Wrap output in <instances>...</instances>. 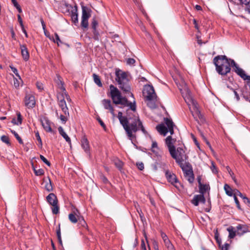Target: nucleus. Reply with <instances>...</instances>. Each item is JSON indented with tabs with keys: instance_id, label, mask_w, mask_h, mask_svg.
Listing matches in <instances>:
<instances>
[{
	"instance_id": "1",
	"label": "nucleus",
	"mask_w": 250,
	"mask_h": 250,
	"mask_svg": "<svg viewBox=\"0 0 250 250\" xmlns=\"http://www.w3.org/2000/svg\"><path fill=\"white\" fill-rule=\"evenodd\" d=\"M109 89L110 97L114 104H121L124 106L129 107V109L127 110L126 116H123V113L121 111L119 112L118 114V118L120 124L123 126L128 138L131 140L135 138L136 132L140 130L145 135H148L136 112L135 101L129 102L125 97L122 96L119 89L112 84L109 86Z\"/></svg>"
},
{
	"instance_id": "2",
	"label": "nucleus",
	"mask_w": 250,
	"mask_h": 250,
	"mask_svg": "<svg viewBox=\"0 0 250 250\" xmlns=\"http://www.w3.org/2000/svg\"><path fill=\"white\" fill-rule=\"evenodd\" d=\"M231 59H229L225 55H218L213 60L217 73L222 76H225L229 73L231 70Z\"/></svg>"
},
{
	"instance_id": "3",
	"label": "nucleus",
	"mask_w": 250,
	"mask_h": 250,
	"mask_svg": "<svg viewBox=\"0 0 250 250\" xmlns=\"http://www.w3.org/2000/svg\"><path fill=\"white\" fill-rule=\"evenodd\" d=\"M115 80L118 84L119 87L124 92L129 93L130 92L131 87L126 73L119 68H116L115 70Z\"/></svg>"
},
{
	"instance_id": "4",
	"label": "nucleus",
	"mask_w": 250,
	"mask_h": 250,
	"mask_svg": "<svg viewBox=\"0 0 250 250\" xmlns=\"http://www.w3.org/2000/svg\"><path fill=\"white\" fill-rule=\"evenodd\" d=\"M143 96L149 107L152 109L156 108V102L157 101V96L152 86L150 85H145L143 90Z\"/></svg>"
},
{
	"instance_id": "5",
	"label": "nucleus",
	"mask_w": 250,
	"mask_h": 250,
	"mask_svg": "<svg viewBox=\"0 0 250 250\" xmlns=\"http://www.w3.org/2000/svg\"><path fill=\"white\" fill-rule=\"evenodd\" d=\"M178 87L182 94L183 95V97L185 99V101L188 104H189V103H191L193 104V108L194 110V112L198 116L200 112L196 106V102L192 99L190 95V92L187 87V84L183 79H181V84H180Z\"/></svg>"
},
{
	"instance_id": "6",
	"label": "nucleus",
	"mask_w": 250,
	"mask_h": 250,
	"mask_svg": "<svg viewBox=\"0 0 250 250\" xmlns=\"http://www.w3.org/2000/svg\"><path fill=\"white\" fill-rule=\"evenodd\" d=\"M170 154L171 157L175 160L180 167L188 165V164H189V162L187 161L188 157L186 155L185 151L182 148L179 147L177 148L176 150L175 149L172 151L171 150Z\"/></svg>"
},
{
	"instance_id": "7",
	"label": "nucleus",
	"mask_w": 250,
	"mask_h": 250,
	"mask_svg": "<svg viewBox=\"0 0 250 250\" xmlns=\"http://www.w3.org/2000/svg\"><path fill=\"white\" fill-rule=\"evenodd\" d=\"M46 201L48 204L52 206V213L57 214L59 213L60 207L58 205V200L57 196L53 193L49 194L46 197Z\"/></svg>"
},
{
	"instance_id": "8",
	"label": "nucleus",
	"mask_w": 250,
	"mask_h": 250,
	"mask_svg": "<svg viewBox=\"0 0 250 250\" xmlns=\"http://www.w3.org/2000/svg\"><path fill=\"white\" fill-rule=\"evenodd\" d=\"M181 168L184 172V176L186 179L190 183H192L194 180V177L191 165L188 164V165H186Z\"/></svg>"
},
{
	"instance_id": "9",
	"label": "nucleus",
	"mask_w": 250,
	"mask_h": 250,
	"mask_svg": "<svg viewBox=\"0 0 250 250\" xmlns=\"http://www.w3.org/2000/svg\"><path fill=\"white\" fill-rule=\"evenodd\" d=\"M82 16L81 26L83 28H87L88 25V20L90 17L91 10L84 5L82 6Z\"/></svg>"
},
{
	"instance_id": "10",
	"label": "nucleus",
	"mask_w": 250,
	"mask_h": 250,
	"mask_svg": "<svg viewBox=\"0 0 250 250\" xmlns=\"http://www.w3.org/2000/svg\"><path fill=\"white\" fill-rule=\"evenodd\" d=\"M68 219L70 221L73 223H76L78 221L81 222L82 225L84 226L86 223L83 220V217L80 216V212L78 209L73 210L71 213L68 215Z\"/></svg>"
},
{
	"instance_id": "11",
	"label": "nucleus",
	"mask_w": 250,
	"mask_h": 250,
	"mask_svg": "<svg viewBox=\"0 0 250 250\" xmlns=\"http://www.w3.org/2000/svg\"><path fill=\"white\" fill-rule=\"evenodd\" d=\"M24 101L25 105L29 108H32L35 106L36 100L32 93H26Z\"/></svg>"
},
{
	"instance_id": "12",
	"label": "nucleus",
	"mask_w": 250,
	"mask_h": 250,
	"mask_svg": "<svg viewBox=\"0 0 250 250\" xmlns=\"http://www.w3.org/2000/svg\"><path fill=\"white\" fill-rule=\"evenodd\" d=\"M231 66L234 68L235 72L244 80H250V76L247 75L245 71L240 68L234 60H231Z\"/></svg>"
},
{
	"instance_id": "13",
	"label": "nucleus",
	"mask_w": 250,
	"mask_h": 250,
	"mask_svg": "<svg viewBox=\"0 0 250 250\" xmlns=\"http://www.w3.org/2000/svg\"><path fill=\"white\" fill-rule=\"evenodd\" d=\"M165 175L168 182L170 183L176 188H179V187L178 186L179 182L176 175L174 173H173L171 172H170L169 171L167 170L165 172Z\"/></svg>"
},
{
	"instance_id": "14",
	"label": "nucleus",
	"mask_w": 250,
	"mask_h": 250,
	"mask_svg": "<svg viewBox=\"0 0 250 250\" xmlns=\"http://www.w3.org/2000/svg\"><path fill=\"white\" fill-rule=\"evenodd\" d=\"M59 105L61 108L62 111L64 114L68 115V109L66 106V102L64 100L63 94L62 95L58 96Z\"/></svg>"
},
{
	"instance_id": "15",
	"label": "nucleus",
	"mask_w": 250,
	"mask_h": 250,
	"mask_svg": "<svg viewBox=\"0 0 250 250\" xmlns=\"http://www.w3.org/2000/svg\"><path fill=\"white\" fill-rule=\"evenodd\" d=\"M206 201L204 195L198 194L195 195L193 199L191 200V203L194 206H197L199 203H205Z\"/></svg>"
},
{
	"instance_id": "16",
	"label": "nucleus",
	"mask_w": 250,
	"mask_h": 250,
	"mask_svg": "<svg viewBox=\"0 0 250 250\" xmlns=\"http://www.w3.org/2000/svg\"><path fill=\"white\" fill-rule=\"evenodd\" d=\"M237 235L242 236L249 231L248 228L246 225L239 224L236 227Z\"/></svg>"
},
{
	"instance_id": "17",
	"label": "nucleus",
	"mask_w": 250,
	"mask_h": 250,
	"mask_svg": "<svg viewBox=\"0 0 250 250\" xmlns=\"http://www.w3.org/2000/svg\"><path fill=\"white\" fill-rule=\"evenodd\" d=\"M42 125L44 129L48 132H52V129L50 125V122L46 118L41 120Z\"/></svg>"
},
{
	"instance_id": "18",
	"label": "nucleus",
	"mask_w": 250,
	"mask_h": 250,
	"mask_svg": "<svg viewBox=\"0 0 250 250\" xmlns=\"http://www.w3.org/2000/svg\"><path fill=\"white\" fill-rule=\"evenodd\" d=\"M102 104L105 109H108L112 115L115 116L114 112V110L111 105V102L110 100L104 99L102 101Z\"/></svg>"
},
{
	"instance_id": "19",
	"label": "nucleus",
	"mask_w": 250,
	"mask_h": 250,
	"mask_svg": "<svg viewBox=\"0 0 250 250\" xmlns=\"http://www.w3.org/2000/svg\"><path fill=\"white\" fill-rule=\"evenodd\" d=\"M44 33L46 37L48 38L50 40L53 41L54 42H57L58 45H60V43H62L57 34L55 33L54 34V37L53 35H51L50 32H44Z\"/></svg>"
},
{
	"instance_id": "20",
	"label": "nucleus",
	"mask_w": 250,
	"mask_h": 250,
	"mask_svg": "<svg viewBox=\"0 0 250 250\" xmlns=\"http://www.w3.org/2000/svg\"><path fill=\"white\" fill-rule=\"evenodd\" d=\"M175 142V140L173 139L172 138V137L171 136H169L167 137L166 139V144L168 147V150L169 151V153L170 152V151L173 150L174 149H175V146L173 145V143Z\"/></svg>"
},
{
	"instance_id": "21",
	"label": "nucleus",
	"mask_w": 250,
	"mask_h": 250,
	"mask_svg": "<svg viewBox=\"0 0 250 250\" xmlns=\"http://www.w3.org/2000/svg\"><path fill=\"white\" fill-rule=\"evenodd\" d=\"M71 17L72 21L76 24L78 23V7L77 5L71 11Z\"/></svg>"
},
{
	"instance_id": "22",
	"label": "nucleus",
	"mask_w": 250,
	"mask_h": 250,
	"mask_svg": "<svg viewBox=\"0 0 250 250\" xmlns=\"http://www.w3.org/2000/svg\"><path fill=\"white\" fill-rule=\"evenodd\" d=\"M81 146L86 153H89V143L85 137H83L81 140Z\"/></svg>"
},
{
	"instance_id": "23",
	"label": "nucleus",
	"mask_w": 250,
	"mask_h": 250,
	"mask_svg": "<svg viewBox=\"0 0 250 250\" xmlns=\"http://www.w3.org/2000/svg\"><path fill=\"white\" fill-rule=\"evenodd\" d=\"M157 130L161 134L166 136L168 132L167 128L164 124H160L156 126Z\"/></svg>"
},
{
	"instance_id": "24",
	"label": "nucleus",
	"mask_w": 250,
	"mask_h": 250,
	"mask_svg": "<svg viewBox=\"0 0 250 250\" xmlns=\"http://www.w3.org/2000/svg\"><path fill=\"white\" fill-rule=\"evenodd\" d=\"M21 53L22 58L25 61L28 60L29 58V54L27 48L24 45H21Z\"/></svg>"
},
{
	"instance_id": "25",
	"label": "nucleus",
	"mask_w": 250,
	"mask_h": 250,
	"mask_svg": "<svg viewBox=\"0 0 250 250\" xmlns=\"http://www.w3.org/2000/svg\"><path fill=\"white\" fill-rule=\"evenodd\" d=\"M215 238L218 244L219 247L222 250H228L229 245L228 243H225L224 246H221V239L216 234L215 235Z\"/></svg>"
},
{
	"instance_id": "26",
	"label": "nucleus",
	"mask_w": 250,
	"mask_h": 250,
	"mask_svg": "<svg viewBox=\"0 0 250 250\" xmlns=\"http://www.w3.org/2000/svg\"><path fill=\"white\" fill-rule=\"evenodd\" d=\"M58 131L59 133L63 137V138L65 140V141L70 145H71V139L68 137V136L66 134V133L64 132L63 129L62 127L60 126L58 128Z\"/></svg>"
},
{
	"instance_id": "27",
	"label": "nucleus",
	"mask_w": 250,
	"mask_h": 250,
	"mask_svg": "<svg viewBox=\"0 0 250 250\" xmlns=\"http://www.w3.org/2000/svg\"><path fill=\"white\" fill-rule=\"evenodd\" d=\"M196 38L197 42L200 45H201L202 43H205L208 41L207 38H203V35H202V32H198L196 35Z\"/></svg>"
},
{
	"instance_id": "28",
	"label": "nucleus",
	"mask_w": 250,
	"mask_h": 250,
	"mask_svg": "<svg viewBox=\"0 0 250 250\" xmlns=\"http://www.w3.org/2000/svg\"><path fill=\"white\" fill-rule=\"evenodd\" d=\"M227 230L229 232V237L230 239L233 238L237 235L236 229L232 226L227 228Z\"/></svg>"
},
{
	"instance_id": "29",
	"label": "nucleus",
	"mask_w": 250,
	"mask_h": 250,
	"mask_svg": "<svg viewBox=\"0 0 250 250\" xmlns=\"http://www.w3.org/2000/svg\"><path fill=\"white\" fill-rule=\"evenodd\" d=\"M200 192L201 194L204 195L208 190L210 189L209 185L202 184L199 186Z\"/></svg>"
},
{
	"instance_id": "30",
	"label": "nucleus",
	"mask_w": 250,
	"mask_h": 250,
	"mask_svg": "<svg viewBox=\"0 0 250 250\" xmlns=\"http://www.w3.org/2000/svg\"><path fill=\"white\" fill-rule=\"evenodd\" d=\"M17 122H15V118H13L12 120V123L14 125H19L22 123V117L20 112H18L17 113Z\"/></svg>"
},
{
	"instance_id": "31",
	"label": "nucleus",
	"mask_w": 250,
	"mask_h": 250,
	"mask_svg": "<svg viewBox=\"0 0 250 250\" xmlns=\"http://www.w3.org/2000/svg\"><path fill=\"white\" fill-rule=\"evenodd\" d=\"M242 4L245 5V10L250 14V0H239Z\"/></svg>"
},
{
	"instance_id": "32",
	"label": "nucleus",
	"mask_w": 250,
	"mask_h": 250,
	"mask_svg": "<svg viewBox=\"0 0 250 250\" xmlns=\"http://www.w3.org/2000/svg\"><path fill=\"white\" fill-rule=\"evenodd\" d=\"M113 162L115 166L119 169L121 170L123 166V163L118 158H116L113 160Z\"/></svg>"
},
{
	"instance_id": "33",
	"label": "nucleus",
	"mask_w": 250,
	"mask_h": 250,
	"mask_svg": "<svg viewBox=\"0 0 250 250\" xmlns=\"http://www.w3.org/2000/svg\"><path fill=\"white\" fill-rule=\"evenodd\" d=\"M224 190H225L226 193L229 196H232L233 193V191H232L231 188L230 186L226 184L224 185Z\"/></svg>"
},
{
	"instance_id": "34",
	"label": "nucleus",
	"mask_w": 250,
	"mask_h": 250,
	"mask_svg": "<svg viewBox=\"0 0 250 250\" xmlns=\"http://www.w3.org/2000/svg\"><path fill=\"white\" fill-rule=\"evenodd\" d=\"M93 77L95 83L99 87L102 86V83H101V80L99 77L96 74H93Z\"/></svg>"
},
{
	"instance_id": "35",
	"label": "nucleus",
	"mask_w": 250,
	"mask_h": 250,
	"mask_svg": "<svg viewBox=\"0 0 250 250\" xmlns=\"http://www.w3.org/2000/svg\"><path fill=\"white\" fill-rule=\"evenodd\" d=\"M165 123L167 127V129L172 128L174 126V123L172 122V121L171 119H168L167 118H165Z\"/></svg>"
},
{
	"instance_id": "36",
	"label": "nucleus",
	"mask_w": 250,
	"mask_h": 250,
	"mask_svg": "<svg viewBox=\"0 0 250 250\" xmlns=\"http://www.w3.org/2000/svg\"><path fill=\"white\" fill-rule=\"evenodd\" d=\"M166 247H167V250H175L173 245L170 242V240L168 239L166 240V241L164 242Z\"/></svg>"
},
{
	"instance_id": "37",
	"label": "nucleus",
	"mask_w": 250,
	"mask_h": 250,
	"mask_svg": "<svg viewBox=\"0 0 250 250\" xmlns=\"http://www.w3.org/2000/svg\"><path fill=\"white\" fill-rule=\"evenodd\" d=\"M151 150H152V151L154 153H155L156 154H157L158 153V145H157V143L156 141L152 142V146H151Z\"/></svg>"
},
{
	"instance_id": "38",
	"label": "nucleus",
	"mask_w": 250,
	"mask_h": 250,
	"mask_svg": "<svg viewBox=\"0 0 250 250\" xmlns=\"http://www.w3.org/2000/svg\"><path fill=\"white\" fill-rule=\"evenodd\" d=\"M69 117V113H68V115L64 114V115H61L60 117V119L61 121H62V123L63 124H65L66 122V121L68 120V118Z\"/></svg>"
},
{
	"instance_id": "39",
	"label": "nucleus",
	"mask_w": 250,
	"mask_h": 250,
	"mask_svg": "<svg viewBox=\"0 0 250 250\" xmlns=\"http://www.w3.org/2000/svg\"><path fill=\"white\" fill-rule=\"evenodd\" d=\"M11 132L15 136L16 138L18 141L19 143L20 144H22L23 141H22V139H21V138L20 137V136L18 135V134L15 131L13 130H11Z\"/></svg>"
},
{
	"instance_id": "40",
	"label": "nucleus",
	"mask_w": 250,
	"mask_h": 250,
	"mask_svg": "<svg viewBox=\"0 0 250 250\" xmlns=\"http://www.w3.org/2000/svg\"><path fill=\"white\" fill-rule=\"evenodd\" d=\"M246 89L247 90H249V96L248 95H246L244 93V92H243L242 95L243 96V97L245 99L248 100L249 98L250 99V82L248 83L247 85L246 86Z\"/></svg>"
},
{
	"instance_id": "41",
	"label": "nucleus",
	"mask_w": 250,
	"mask_h": 250,
	"mask_svg": "<svg viewBox=\"0 0 250 250\" xmlns=\"http://www.w3.org/2000/svg\"><path fill=\"white\" fill-rule=\"evenodd\" d=\"M45 188L48 191H51L53 190L52 183L50 179H49V182L46 183Z\"/></svg>"
},
{
	"instance_id": "42",
	"label": "nucleus",
	"mask_w": 250,
	"mask_h": 250,
	"mask_svg": "<svg viewBox=\"0 0 250 250\" xmlns=\"http://www.w3.org/2000/svg\"><path fill=\"white\" fill-rule=\"evenodd\" d=\"M35 136L37 138V140H38V141L39 142L38 146L40 148H42V139L41 138V137L40 136V134H39V133L38 131H37L35 132Z\"/></svg>"
},
{
	"instance_id": "43",
	"label": "nucleus",
	"mask_w": 250,
	"mask_h": 250,
	"mask_svg": "<svg viewBox=\"0 0 250 250\" xmlns=\"http://www.w3.org/2000/svg\"><path fill=\"white\" fill-rule=\"evenodd\" d=\"M60 83H61V86H60V88L61 90H62V92H64V94H65V96H66V99H67V101L70 100V98H69V97L68 96V95L67 94H66L65 93V88L64 87V86H63V83H62L61 81L60 82Z\"/></svg>"
},
{
	"instance_id": "44",
	"label": "nucleus",
	"mask_w": 250,
	"mask_h": 250,
	"mask_svg": "<svg viewBox=\"0 0 250 250\" xmlns=\"http://www.w3.org/2000/svg\"><path fill=\"white\" fill-rule=\"evenodd\" d=\"M34 172L37 176H41L44 174V170L42 168L37 170L34 169Z\"/></svg>"
},
{
	"instance_id": "45",
	"label": "nucleus",
	"mask_w": 250,
	"mask_h": 250,
	"mask_svg": "<svg viewBox=\"0 0 250 250\" xmlns=\"http://www.w3.org/2000/svg\"><path fill=\"white\" fill-rule=\"evenodd\" d=\"M234 197H236L237 196H239L241 198H243V196H244L237 189H234L233 190V193Z\"/></svg>"
},
{
	"instance_id": "46",
	"label": "nucleus",
	"mask_w": 250,
	"mask_h": 250,
	"mask_svg": "<svg viewBox=\"0 0 250 250\" xmlns=\"http://www.w3.org/2000/svg\"><path fill=\"white\" fill-rule=\"evenodd\" d=\"M1 140L3 142H4L7 144H10L8 137L5 135H3L1 137Z\"/></svg>"
},
{
	"instance_id": "47",
	"label": "nucleus",
	"mask_w": 250,
	"mask_h": 250,
	"mask_svg": "<svg viewBox=\"0 0 250 250\" xmlns=\"http://www.w3.org/2000/svg\"><path fill=\"white\" fill-rule=\"evenodd\" d=\"M41 159L47 166H50L51 164L42 155H41L40 156Z\"/></svg>"
},
{
	"instance_id": "48",
	"label": "nucleus",
	"mask_w": 250,
	"mask_h": 250,
	"mask_svg": "<svg viewBox=\"0 0 250 250\" xmlns=\"http://www.w3.org/2000/svg\"><path fill=\"white\" fill-rule=\"evenodd\" d=\"M97 25H98V22H97V21L95 19H93V21H92V22L91 23V26H92V29L93 30H95L96 29V27L97 26Z\"/></svg>"
},
{
	"instance_id": "49",
	"label": "nucleus",
	"mask_w": 250,
	"mask_h": 250,
	"mask_svg": "<svg viewBox=\"0 0 250 250\" xmlns=\"http://www.w3.org/2000/svg\"><path fill=\"white\" fill-rule=\"evenodd\" d=\"M152 244H153V248L155 250H159L158 243L157 241H156L155 240H153Z\"/></svg>"
},
{
	"instance_id": "50",
	"label": "nucleus",
	"mask_w": 250,
	"mask_h": 250,
	"mask_svg": "<svg viewBox=\"0 0 250 250\" xmlns=\"http://www.w3.org/2000/svg\"><path fill=\"white\" fill-rule=\"evenodd\" d=\"M12 71L18 77L20 78V76L18 73V70L14 67L10 66Z\"/></svg>"
},
{
	"instance_id": "51",
	"label": "nucleus",
	"mask_w": 250,
	"mask_h": 250,
	"mask_svg": "<svg viewBox=\"0 0 250 250\" xmlns=\"http://www.w3.org/2000/svg\"><path fill=\"white\" fill-rule=\"evenodd\" d=\"M141 250H147L146 244L143 239L141 241Z\"/></svg>"
},
{
	"instance_id": "52",
	"label": "nucleus",
	"mask_w": 250,
	"mask_h": 250,
	"mask_svg": "<svg viewBox=\"0 0 250 250\" xmlns=\"http://www.w3.org/2000/svg\"><path fill=\"white\" fill-rule=\"evenodd\" d=\"M97 120L100 123V125L103 127V128L105 130H106V126L103 121L101 119L100 117L97 118Z\"/></svg>"
},
{
	"instance_id": "53",
	"label": "nucleus",
	"mask_w": 250,
	"mask_h": 250,
	"mask_svg": "<svg viewBox=\"0 0 250 250\" xmlns=\"http://www.w3.org/2000/svg\"><path fill=\"white\" fill-rule=\"evenodd\" d=\"M135 60L132 58H129L127 60V63L129 65H133L135 63Z\"/></svg>"
},
{
	"instance_id": "54",
	"label": "nucleus",
	"mask_w": 250,
	"mask_h": 250,
	"mask_svg": "<svg viewBox=\"0 0 250 250\" xmlns=\"http://www.w3.org/2000/svg\"><path fill=\"white\" fill-rule=\"evenodd\" d=\"M137 166L138 169H139L141 170H142L144 168V165L142 162L137 163Z\"/></svg>"
},
{
	"instance_id": "55",
	"label": "nucleus",
	"mask_w": 250,
	"mask_h": 250,
	"mask_svg": "<svg viewBox=\"0 0 250 250\" xmlns=\"http://www.w3.org/2000/svg\"><path fill=\"white\" fill-rule=\"evenodd\" d=\"M161 235L162 238L163 239L164 242L166 241V240L168 239L167 235L165 233L161 232Z\"/></svg>"
},
{
	"instance_id": "56",
	"label": "nucleus",
	"mask_w": 250,
	"mask_h": 250,
	"mask_svg": "<svg viewBox=\"0 0 250 250\" xmlns=\"http://www.w3.org/2000/svg\"><path fill=\"white\" fill-rule=\"evenodd\" d=\"M210 168H211L212 172H213L214 173H216L217 172V168L213 163H212V165L210 167Z\"/></svg>"
},
{
	"instance_id": "57",
	"label": "nucleus",
	"mask_w": 250,
	"mask_h": 250,
	"mask_svg": "<svg viewBox=\"0 0 250 250\" xmlns=\"http://www.w3.org/2000/svg\"><path fill=\"white\" fill-rule=\"evenodd\" d=\"M234 199L235 203L236 204L237 207L238 208V209H240L241 208H240V203H239V202L237 197H235V196L234 197Z\"/></svg>"
},
{
	"instance_id": "58",
	"label": "nucleus",
	"mask_w": 250,
	"mask_h": 250,
	"mask_svg": "<svg viewBox=\"0 0 250 250\" xmlns=\"http://www.w3.org/2000/svg\"><path fill=\"white\" fill-rule=\"evenodd\" d=\"M243 200V201L247 205L249 204V203L250 202V200L247 198L246 196H243V198H242Z\"/></svg>"
},
{
	"instance_id": "59",
	"label": "nucleus",
	"mask_w": 250,
	"mask_h": 250,
	"mask_svg": "<svg viewBox=\"0 0 250 250\" xmlns=\"http://www.w3.org/2000/svg\"><path fill=\"white\" fill-rule=\"evenodd\" d=\"M36 85L38 89L40 90H42L43 88L42 84V83L37 82L36 83Z\"/></svg>"
},
{
	"instance_id": "60",
	"label": "nucleus",
	"mask_w": 250,
	"mask_h": 250,
	"mask_svg": "<svg viewBox=\"0 0 250 250\" xmlns=\"http://www.w3.org/2000/svg\"><path fill=\"white\" fill-rule=\"evenodd\" d=\"M57 237H60L61 236V229H60V224L58 226V229L57 230Z\"/></svg>"
},
{
	"instance_id": "61",
	"label": "nucleus",
	"mask_w": 250,
	"mask_h": 250,
	"mask_svg": "<svg viewBox=\"0 0 250 250\" xmlns=\"http://www.w3.org/2000/svg\"><path fill=\"white\" fill-rule=\"evenodd\" d=\"M14 85L15 87H18L19 86V82L17 79H14Z\"/></svg>"
},
{
	"instance_id": "62",
	"label": "nucleus",
	"mask_w": 250,
	"mask_h": 250,
	"mask_svg": "<svg viewBox=\"0 0 250 250\" xmlns=\"http://www.w3.org/2000/svg\"><path fill=\"white\" fill-rule=\"evenodd\" d=\"M227 169L228 171L229 172V175L231 177V176H233V173L231 171V169H230L229 167H227Z\"/></svg>"
},
{
	"instance_id": "63",
	"label": "nucleus",
	"mask_w": 250,
	"mask_h": 250,
	"mask_svg": "<svg viewBox=\"0 0 250 250\" xmlns=\"http://www.w3.org/2000/svg\"><path fill=\"white\" fill-rule=\"evenodd\" d=\"M234 93L235 94V98H236L237 101H239L240 99L239 96L238 94L237 93V92L235 90H234Z\"/></svg>"
},
{
	"instance_id": "64",
	"label": "nucleus",
	"mask_w": 250,
	"mask_h": 250,
	"mask_svg": "<svg viewBox=\"0 0 250 250\" xmlns=\"http://www.w3.org/2000/svg\"><path fill=\"white\" fill-rule=\"evenodd\" d=\"M11 1H12L13 4L14 5V6L15 7L17 6V5H19L18 4V3L17 2V1H16V0H11Z\"/></svg>"
}]
</instances>
